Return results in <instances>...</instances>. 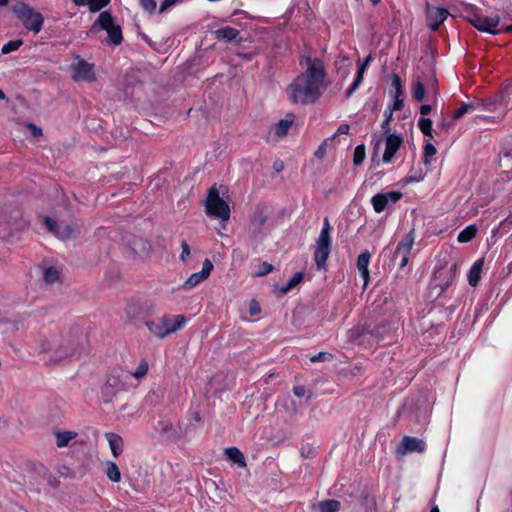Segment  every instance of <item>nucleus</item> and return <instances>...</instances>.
Instances as JSON below:
<instances>
[{
  "mask_svg": "<svg viewBox=\"0 0 512 512\" xmlns=\"http://www.w3.org/2000/svg\"><path fill=\"white\" fill-rule=\"evenodd\" d=\"M301 64L306 66L286 89L289 100L294 104L308 105L320 97V59L303 57Z\"/></svg>",
  "mask_w": 512,
  "mask_h": 512,
  "instance_id": "obj_1",
  "label": "nucleus"
},
{
  "mask_svg": "<svg viewBox=\"0 0 512 512\" xmlns=\"http://www.w3.org/2000/svg\"><path fill=\"white\" fill-rule=\"evenodd\" d=\"M29 220L17 206H7L0 210V238L10 240L28 229Z\"/></svg>",
  "mask_w": 512,
  "mask_h": 512,
  "instance_id": "obj_2",
  "label": "nucleus"
},
{
  "mask_svg": "<svg viewBox=\"0 0 512 512\" xmlns=\"http://www.w3.org/2000/svg\"><path fill=\"white\" fill-rule=\"evenodd\" d=\"M61 339L66 343L65 349H62L61 347L56 348L53 356L48 358L47 363L57 364L64 359L72 357L82 348L85 335L80 326L73 325L68 331L62 334Z\"/></svg>",
  "mask_w": 512,
  "mask_h": 512,
  "instance_id": "obj_3",
  "label": "nucleus"
},
{
  "mask_svg": "<svg viewBox=\"0 0 512 512\" xmlns=\"http://www.w3.org/2000/svg\"><path fill=\"white\" fill-rule=\"evenodd\" d=\"M465 19L478 31L498 35L502 33V28L497 29L500 23V16L487 17L481 14V11L475 5H469L465 9Z\"/></svg>",
  "mask_w": 512,
  "mask_h": 512,
  "instance_id": "obj_4",
  "label": "nucleus"
},
{
  "mask_svg": "<svg viewBox=\"0 0 512 512\" xmlns=\"http://www.w3.org/2000/svg\"><path fill=\"white\" fill-rule=\"evenodd\" d=\"M13 14L21 21L23 26L37 34L44 24L43 15L25 2H17L12 7Z\"/></svg>",
  "mask_w": 512,
  "mask_h": 512,
  "instance_id": "obj_5",
  "label": "nucleus"
},
{
  "mask_svg": "<svg viewBox=\"0 0 512 512\" xmlns=\"http://www.w3.org/2000/svg\"><path fill=\"white\" fill-rule=\"evenodd\" d=\"M97 29H103L107 31V43L113 44L115 46H118L122 43V29L120 25L114 23V19L109 11H103L99 14L90 31H95Z\"/></svg>",
  "mask_w": 512,
  "mask_h": 512,
  "instance_id": "obj_6",
  "label": "nucleus"
},
{
  "mask_svg": "<svg viewBox=\"0 0 512 512\" xmlns=\"http://www.w3.org/2000/svg\"><path fill=\"white\" fill-rule=\"evenodd\" d=\"M205 212L208 216L226 221L230 218L229 205L220 197L215 186L208 190L205 201Z\"/></svg>",
  "mask_w": 512,
  "mask_h": 512,
  "instance_id": "obj_7",
  "label": "nucleus"
},
{
  "mask_svg": "<svg viewBox=\"0 0 512 512\" xmlns=\"http://www.w3.org/2000/svg\"><path fill=\"white\" fill-rule=\"evenodd\" d=\"M416 239V232L411 228L401 240L398 242L396 249L393 253L392 261L399 260L398 266L400 269L406 267L409 263L410 254Z\"/></svg>",
  "mask_w": 512,
  "mask_h": 512,
  "instance_id": "obj_8",
  "label": "nucleus"
},
{
  "mask_svg": "<svg viewBox=\"0 0 512 512\" xmlns=\"http://www.w3.org/2000/svg\"><path fill=\"white\" fill-rule=\"evenodd\" d=\"M403 197L400 191L377 193L371 198V204L376 213H381L389 207V204L397 203Z\"/></svg>",
  "mask_w": 512,
  "mask_h": 512,
  "instance_id": "obj_9",
  "label": "nucleus"
},
{
  "mask_svg": "<svg viewBox=\"0 0 512 512\" xmlns=\"http://www.w3.org/2000/svg\"><path fill=\"white\" fill-rule=\"evenodd\" d=\"M78 62L75 65H72L73 75L72 78L74 81H87L94 82L96 81V76L93 70V64L86 62L84 59H80L77 57Z\"/></svg>",
  "mask_w": 512,
  "mask_h": 512,
  "instance_id": "obj_10",
  "label": "nucleus"
},
{
  "mask_svg": "<svg viewBox=\"0 0 512 512\" xmlns=\"http://www.w3.org/2000/svg\"><path fill=\"white\" fill-rule=\"evenodd\" d=\"M427 445L424 440L412 437V436H404L397 447V454L406 455L408 453H423L425 452Z\"/></svg>",
  "mask_w": 512,
  "mask_h": 512,
  "instance_id": "obj_11",
  "label": "nucleus"
},
{
  "mask_svg": "<svg viewBox=\"0 0 512 512\" xmlns=\"http://www.w3.org/2000/svg\"><path fill=\"white\" fill-rule=\"evenodd\" d=\"M178 320L179 322L172 326L171 329H164V326L162 325L161 322V317L158 319H147L145 321V326L148 328L150 333H152L153 335L160 339H163L166 336L175 333L181 329V322L183 319L179 318Z\"/></svg>",
  "mask_w": 512,
  "mask_h": 512,
  "instance_id": "obj_12",
  "label": "nucleus"
},
{
  "mask_svg": "<svg viewBox=\"0 0 512 512\" xmlns=\"http://www.w3.org/2000/svg\"><path fill=\"white\" fill-rule=\"evenodd\" d=\"M388 332L387 325H378L374 327H363L361 333L358 336V342L364 343L365 341L378 343L384 339V336Z\"/></svg>",
  "mask_w": 512,
  "mask_h": 512,
  "instance_id": "obj_13",
  "label": "nucleus"
},
{
  "mask_svg": "<svg viewBox=\"0 0 512 512\" xmlns=\"http://www.w3.org/2000/svg\"><path fill=\"white\" fill-rule=\"evenodd\" d=\"M402 144L403 138L401 135L387 134L385 138V151L382 158L383 162L390 163Z\"/></svg>",
  "mask_w": 512,
  "mask_h": 512,
  "instance_id": "obj_14",
  "label": "nucleus"
},
{
  "mask_svg": "<svg viewBox=\"0 0 512 512\" xmlns=\"http://www.w3.org/2000/svg\"><path fill=\"white\" fill-rule=\"evenodd\" d=\"M270 214L271 209L267 205L259 204L255 207L251 221L254 233L261 232L262 228L267 224Z\"/></svg>",
  "mask_w": 512,
  "mask_h": 512,
  "instance_id": "obj_15",
  "label": "nucleus"
},
{
  "mask_svg": "<svg viewBox=\"0 0 512 512\" xmlns=\"http://www.w3.org/2000/svg\"><path fill=\"white\" fill-rule=\"evenodd\" d=\"M449 12L441 7H428L427 19L428 26L432 31H437L441 24L447 19Z\"/></svg>",
  "mask_w": 512,
  "mask_h": 512,
  "instance_id": "obj_16",
  "label": "nucleus"
},
{
  "mask_svg": "<svg viewBox=\"0 0 512 512\" xmlns=\"http://www.w3.org/2000/svg\"><path fill=\"white\" fill-rule=\"evenodd\" d=\"M126 241L133 254L138 256L149 255L151 251V245L146 239L140 236L130 235L126 238Z\"/></svg>",
  "mask_w": 512,
  "mask_h": 512,
  "instance_id": "obj_17",
  "label": "nucleus"
},
{
  "mask_svg": "<svg viewBox=\"0 0 512 512\" xmlns=\"http://www.w3.org/2000/svg\"><path fill=\"white\" fill-rule=\"evenodd\" d=\"M213 263L209 259H205L203 262V267L200 272L193 273L190 277L184 282L183 287L185 289H190L201 283L205 279L209 277L213 270Z\"/></svg>",
  "mask_w": 512,
  "mask_h": 512,
  "instance_id": "obj_18",
  "label": "nucleus"
},
{
  "mask_svg": "<svg viewBox=\"0 0 512 512\" xmlns=\"http://www.w3.org/2000/svg\"><path fill=\"white\" fill-rule=\"evenodd\" d=\"M213 34L215 38L226 43H235L239 45L243 41L240 31L230 26L219 28L213 31Z\"/></svg>",
  "mask_w": 512,
  "mask_h": 512,
  "instance_id": "obj_19",
  "label": "nucleus"
},
{
  "mask_svg": "<svg viewBox=\"0 0 512 512\" xmlns=\"http://www.w3.org/2000/svg\"><path fill=\"white\" fill-rule=\"evenodd\" d=\"M330 224L327 218H324L322 226V269L325 267L326 260L331 251V238L329 235Z\"/></svg>",
  "mask_w": 512,
  "mask_h": 512,
  "instance_id": "obj_20",
  "label": "nucleus"
},
{
  "mask_svg": "<svg viewBox=\"0 0 512 512\" xmlns=\"http://www.w3.org/2000/svg\"><path fill=\"white\" fill-rule=\"evenodd\" d=\"M371 254L368 250L362 251L357 258V269L364 280V285L366 286L369 281V263H370Z\"/></svg>",
  "mask_w": 512,
  "mask_h": 512,
  "instance_id": "obj_21",
  "label": "nucleus"
},
{
  "mask_svg": "<svg viewBox=\"0 0 512 512\" xmlns=\"http://www.w3.org/2000/svg\"><path fill=\"white\" fill-rule=\"evenodd\" d=\"M484 265V258L476 260L468 271V283L472 287H476L481 278V272Z\"/></svg>",
  "mask_w": 512,
  "mask_h": 512,
  "instance_id": "obj_22",
  "label": "nucleus"
},
{
  "mask_svg": "<svg viewBox=\"0 0 512 512\" xmlns=\"http://www.w3.org/2000/svg\"><path fill=\"white\" fill-rule=\"evenodd\" d=\"M106 438L109 442L110 449L114 457H118L124 448V442L121 436L115 433H107Z\"/></svg>",
  "mask_w": 512,
  "mask_h": 512,
  "instance_id": "obj_23",
  "label": "nucleus"
},
{
  "mask_svg": "<svg viewBox=\"0 0 512 512\" xmlns=\"http://www.w3.org/2000/svg\"><path fill=\"white\" fill-rule=\"evenodd\" d=\"M295 116L292 113H288L285 119H281L275 125V134L278 137H284L288 134L289 128L292 126L294 122Z\"/></svg>",
  "mask_w": 512,
  "mask_h": 512,
  "instance_id": "obj_24",
  "label": "nucleus"
},
{
  "mask_svg": "<svg viewBox=\"0 0 512 512\" xmlns=\"http://www.w3.org/2000/svg\"><path fill=\"white\" fill-rule=\"evenodd\" d=\"M225 455L228 460L237 464L239 467L246 466L244 455L238 448H236V447L226 448Z\"/></svg>",
  "mask_w": 512,
  "mask_h": 512,
  "instance_id": "obj_25",
  "label": "nucleus"
},
{
  "mask_svg": "<svg viewBox=\"0 0 512 512\" xmlns=\"http://www.w3.org/2000/svg\"><path fill=\"white\" fill-rule=\"evenodd\" d=\"M477 227L474 224L466 226L463 230H461L457 236V240L460 243H468L470 242L477 234Z\"/></svg>",
  "mask_w": 512,
  "mask_h": 512,
  "instance_id": "obj_26",
  "label": "nucleus"
},
{
  "mask_svg": "<svg viewBox=\"0 0 512 512\" xmlns=\"http://www.w3.org/2000/svg\"><path fill=\"white\" fill-rule=\"evenodd\" d=\"M366 69L365 64H360L358 66L357 74L355 76V79L353 83L350 85V87L346 90V97L349 98L352 96L353 92L359 87L361 82L363 81V74Z\"/></svg>",
  "mask_w": 512,
  "mask_h": 512,
  "instance_id": "obj_27",
  "label": "nucleus"
},
{
  "mask_svg": "<svg viewBox=\"0 0 512 512\" xmlns=\"http://www.w3.org/2000/svg\"><path fill=\"white\" fill-rule=\"evenodd\" d=\"M56 444L58 447H65L69 442L76 438L77 433L73 431H59L55 433Z\"/></svg>",
  "mask_w": 512,
  "mask_h": 512,
  "instance_id": "obj_28",
  "label": "nucleus"
},
{
  "mask_svg": "<svg viewBox=\"0 0 512 512\" xmlns=\"http://www.w3.org/2000/svg\"><path fill=\"white\" fill-rule=\"evenodd\" d=\"M304 279V273L303 272H297L295 273L292 278L286 283V285L282 286L279 289L280 294L284 295L288 293L291 289L296 287L299 283H301Z\"/></svg>",
  "mask_w": 512,
  "mask_h": 512,
  "instance_id": "obj_29",
  "label": "nucleus"
},
{
  "mask_svg": "<svg viewBox=\"0 0 512 512\" xmlns=\"http://www.w3.org/2000/svg\"><path fill=\"white\" fill-rule=\"evenodd\" d=\"M179 318H182L181 322V329L184 327L186 323V318L184 315H169L165 314L161 317L162 325L164 326V329H171L172 326H174L177 322H179Z\"/></svg>",
  "mask_w": 512,
  "mask_h": 512,
  "instance_id": "obj_30",
  "label": "nucleus"
},
{
  "mask_svg": "<svg viewBox=\"0 0 512 512\" xmlns=\"http://www.w3.org/2000/svg\"><path fill=\"white\" fill-rule=\"evenodd\" d=\"M104 386L120 391L123 389L124 383L121 381L119 375L114 373H108L106 376V382Z\"/></svg>",
  "mask_w": 512,
  "mask_h": 512,
  "instance_id": "obj_31",
  "label": "nucleus"
},
{
  "mask_svg": "<svg viewBox=\"0 0 512 512\" xmlns=\"http://www.w3.org/2000/svg\"><path fill=\"white\" fill-rule=\"evenodd\" d=\"M106 466H107V468H106L107 477L112 482L118 483L121 480V473H120V470H119L118 466L116 465V463L108 461L106 463Z\"/></svg>",
  "mask_w": 512,
  "mask_h": 512,
  "instance_id": "obj_32",
  "label": "nucleus"
},
{
  "mask_svg": "<svg viewBox=\"0 0 512 512\" xmlns=\"http://www.w3.org/2000/svg\"><path fill=\"white\" fill-rule=\"evenodd\" d=\"M432 126L433 122L430 118L421 117L418 120V128L423 133L424 136L433 137L432 134Z\"/></svg>",
  "mask_w": 512,
  "mask_h": 512,
  "instance_id": "obj_33",
  "label": "nucleus"
},
{
  "mask_svg": "<svg viewBox=\"0 0 512 512\" xmlns=\"http://www.w3.org/2000/svg\"><path fill=\"white\" fill-rule=\"evenodd\" d=\"M412 96L417 102H422L425 98V85L421 80H417L412 87Z\"/></svg>",
  "mask_w": 512,
  "mask_h": 512,
  "instance_id": "obj_34",
  "label": "nucleus"
},
{
  "mask_svg": "<svg viewBox=\"0 0 512 512\" xmlns=\"http://www.w3.org/2000/svg\"><path fill=\"white\" fill-rule=\"evenodd\" d=\"M60 277V271L54 267L50 266L45 269L43 279L46 284H53L55 283Z\"/></svg>",
  "mask_w": 512,
  "mask_h": 512,
  "instance_id": "obj_35",
  "label": "nucleus"
},
{
  "mask_svg": "<svg viewBox=\"0 0 512 512\" xmlns=\"http://www.w3.org/2000/svg\"><path fill=\"white\" fill-rule=\"evenodd\" d=\"M437 153L436 147L430 143L426 142L423 148V163L425 166H429L431 163V158Z\"/></svg>",
  "mask_w": 512,
  "mask_h": 512,
  "instance_id": "obj_36",
  "label": "nucleus"
},
{
  "mask_svg": "<svg viewBox=\"0 0 512 512\" xmlns=\"http://www.w3.org/2000/svg\"><path fill=\"white\" fill-rule=\"evenodd\" d=\"M366 157V147L364 144H360L356 146L353 154V164L355 166H360L363 164Z\"/></svg>",
  "mask_w": 512,
  "mask_h": 512,
  "instance_id": "obj_37",
  "label": "nucleus"
},
{
  "mask_svg": "<svg viewBox=\"0 0 512 512\" xmlns=\"http://www.w3.org/2000/svg\"><path fill=\"white\" fill-rule=\"evenodd\" d=\"M391 87L394 89V96H403L402 80L398 74H392Z\"/></svg>",
  "mask_w": 512,
  "mask_h": 512,
  "instance_id": "obj_38",
  "label": "nucleus"
},
{
  "mask_svg": "<svg viewBox=\"0 0 512 512\" xmlns=\"http://www.w3.org/2000/svg\"><path fill=\"white\" fill-rule=\"evenodd\" d=\"M340 502L335 499L322 501V512H337L340 509Z\"/></svg>",
  "mask_w": 512,
  "mask_h": 512,
  "instance_id": "obj_39",
  "label": "nucleus"
},
{
  "mask_svg": "<svg viewBox=\"0 0 512 512\" xmlns=\"http://www.w3.org/2000/svg\"><path fill=\"white\" fill-rule=\"evenodd\" d=\"M475 110V106L472 103L463 104L461 105L453 114L452 119L454 121L459 120L461 117H463L466 113L472 112Z\"/></svg>",
  "mask_w": 512,
  "mask_h": 512,
  "instance_id": "obj_40",
  "label": "nucleus"
},
{
  "mask_svg": "<svg viewBox=\"0 0 512 512\" xmlns=\"http://www.w3.org/2000/svg\"><path fill=\"white\" fill-rule=\"evenodd\" d=\"M22 45H23L22 39L11 40L3 45L1 51L3 54H9V53L19 49Z\"/></svg>",
  "mask_w": 512,
  "mask_h": 512,
  "instance_id": "obj_41",
  "label": "nucleus"
},
{
  "mask_svg": "<svg viewBox=\"0 0 512 512\" xmlns=\"http://www.w3.org/2000/svg\"><path fill=\"white\" fill-rule=\"evenodd\" d=\"M293 393L296 397L298 398H301V397H304L306 396V400L305 402L308 404L310 403L312 397H313V394L309 391H307V389L305 388V386H302V385H299V386H294L293 388Z\"/></svg>",
  "mask_w": 512,
  "mask_h": 512,
  "instance_id": "obj_42",
  "label": "nucleus"
},
{
  "mask_svg": "<svg viewBox=\"0 0 512 512\" xmlns=\"http://www.w3.org/2000/svg\"><path fill=\"white\" fill-rule=\"evenodd\" d=\"M117 392H118L117 390L108 388L103 385L102 389H101V395H102L103 402L105 404L111 403L113 398L116 396Z\"/></svg>",
  "mask_w": 512,
  "mask_h": 512,
  "instance_id": "obj_43",
  "label": "nucleus"
},
{
  "mask_svg": "<svg viewBox=\"0 0 512 512\" xmlns=\"http://www.w3.org/2000/svg\"><path fill=\"white\" fill-rule=\"evenodd\" d=\"M142 9L148 14H153L157 8L156 0H139Z\"/></svg>",
  "mask_w": 512,
  "mask_h": 512,
  "instance_id": "obj_44",
  "label": "nucleus"
},
{
  "mask_svg": "<svg viewBox=\"0 0 512 512\" xmlns=\"http://www.w3.org/2000/svg\"><path fill=\"white\" fill-rule=\"evenodd\" d=\"M44 224L51 233L57 236V231H59L61 225L49 216L44 217Z\"/></svg>",
  "mask_w": 512,
  "mask_h": 512,
  "instance_id": "obj_45",
  "label": "nucleus"
},
{
  "mask_svg": "<svg viewBox=\"0 0 512 512\" xmlns=\"http://www.w3.org/2000/svg\"><path fill=\"white\" fill-rule=\"evenodd\" d=\"M111 0H93L90 3L89 10L92 13L100 11L102 8L106 7Z\"/></svg>",
  "mask_w": 512,
  "mask_h": 512,
  "instance_id": "obj_46",
  "label": "nucleus"
},
{
  "mask_svg": "<svg viewBox=\"0 0 512 512\" xmlns=\"http://www.w3.org/2000/svg\"><path fill=\"white\" fill-rule=\"evenodd\" d=\"M273 270L274 267L272 264H269L268 262H262L259 266V270L255 273V276L263 277L272 272Z\"/></svg>",
  "mask_w": 512,
  "mask_h": 512,
  "instance_id": "obj_47",
  "label": "nucleus"
},
{
  "mask_svg": "<svg viewBox=\"0 0 512 512\" xmlns=\"http://www.w3.org/2000/svg\"><path fill=\"white\" fill-rule=\"evenodd\" d=\"M73 233H74V230L71 226H69V225L62 226L61 225L59 231H57V237H59L61 239H67V238H70Z\"/></svg>",
  "mask_w": 512,
  "mask_h": 512,
  "instance_id": "obj_48",
  "label": "nucleus"
},
{
  "mask_svg": "<svg viewBox=\"0 0 512 512\" xmlns=\"http://www.w3.org/2000/svg\"><path fill=\"white\" fill-rule=\"evenodd\" d=\"M148 372V364L145 360H142L137 367L136 371L133 373V376L137 379L142 378Z\"/></svg>",
  "mask_w": 512,
  "mask_h": 512,
  "instance_id": "obj_49",
  "label": "nucleus"
},
{
  "mask_svg": "<svg viewBox=\"0 0 512 512\" xmlns=\"http://www.w3.org/2000/svg\"><path fill=\"white\" fill-rule=\"evenodd\" d=\"M55 346L54 344H52L50 341L48 340H43L41 341V344H40V353L41 354H44V353H48L50 352L51 353V356L49 358H51L54 354V350H55Z\"/></svg>",
  "mask_w": 512,
  "mask_h": 512,
  "instance_id": "obj_50",
  "label": "nucleus"
},
{
  "mask_svg": "<svg viewBox=\"0 0 512 512\" xmlns=\"http://www.w3.org/2000/svg\"><path fill=\"white\" fill-rule=\"evenodd\" d=\"M301 453L304 457L306 458H310V457H314L316 456L317 454V451H316V448H313L312 446H310L309 444L307 445H303L302 448H301Z\"/></svg>",
  "mask_w": 512,
  "mask_h": 512,
  "instance_id": "obj_51",
  "label": "nucleus"
},
{
  "mask_svg": "<svg viewBox=\"0 0 512 512\" xmlns=\"http://www.w3.org/2000/svg\"><path fill=\"white\" fill-rule=\"evenodd\" d=\"M179 2H180V0H163L160 4L158 13L159 14L164 13L167 9H169L170 7H172L173 5H175Z\"/></svg>",
  "mask_w": 512,
  "mask_h": 512,
  "instance_id": "obj_52",
  "label": "nucleus"
},
{
  "mask_svg": "<svg viewBox=\"0 0 512 512\" xmlns=\"http://www.w3.org/2000/svg\"><path fill=\"white\" fill-rule=\"evenodd\" d=\"M260 312L261 308L259 303L255 299H252L249 303V314L251 316H255L258 315Z\"/></svg>",
  "mask_w": 512,
  "mask_h": 512,
  "instance_id": "obj_53",
  "label": "nucleus"
},
{
  "mask_svg": "<svg viewBox=\"0 0 512 512\" xmlns=\"http://www.w3.org/2000/svg\"><path fill=\"white\" fill-rule=\"evenodd\" d=\"M181 248H182V253L180 255V259L183 262H186L187 258L190 256V247L185 240L182 241Z\"/></svg>",
  "mask_w": 512,
  "mask_h": 512,
  "instance_id": "obj_54",
  "label": "nucleus"
},
{
  "mask_svg": "<svg viewBox=\"0 0 512 512\" xmlns=\"http://www.w3.org/2000/svg\"><path fill=\"white\" fill-rule=\"evenodd\" d=\"M453 282H454V280L452 278L447 277L446 281H444L443 283H440L438 285V287L440 288L438 297H441L443 295V293L448 290V288L452 285Z\"/></svg>",
  "mask_w": 512,
  "mask_h": 512,
  "instance_id": "obj_55",
  "label": "nucleus"
},
{
  "mask_svg": "<svg viewBox=\"0 0 512 512\" xmlns=\"http://www.w3.org/2000/svg\"><path fill=\"white\" fill-rule=\"evenodd\" d=\"M395 100L391 108L392 111H400L404 107L403 96H394Z\"/></svg>",
  "mask_w": 512,
  "mask_h": 512,
  "instance_id": "obj_56",
  "label": "nucleus"
},
{
  "mask_svg": "<svg viewBox=\"0 0 512 512\" xmlns=\"http://www.w3.org/2000/svg\"><path fill=\"white\" fill-rule=\"evenodd\" d=\"M314 261L318 269H320V237L315 242Z\"/></svg>",
  "mask_w": 512,
  "mask_h": 512,
  "instance_id": "obj_57",
  "label": "nucleus"
},
{
  "mask_svg": "<svg viewBox=\"0 0 512 512\" xmlns=\"http://www.w3.org/2000/svg\"><path fill=\"white\" fill-rule=\"evenodd\" d=\"M27 128L30 130L33 137H39L42 135V129L33 123H29Z\"/></svg>",
  "mask_w": 512,
  "mask_h": 512,
  "instance_id": "obj_58",
  "label": "nucleus"
},
{
  "mask_svg": "<svg viewBox=\"0 0 512 512\" xmlns=\"http://www.w3.org/2000/svg\"><path fill=\"white\" fill-rule=\"evenodd\" d=\"M349 130L350 126L348 124H341L332 137H335L336 135L348 134Z\"/></svg>",
  "mask_w": 512,
  "mask_h": 512,
  "instance_id": "obj_59",
  "label": "nucleus"
},
{
  "mask_svg": "<svg viewBox=\"0 0 512 512\" xmlns=\"http://www.w3.org/2000/svg\"><path fill=\"white\" fill-rule=\"evenodd\" d=\"M431 111H432V106L429 104H423L420 106V114L422 116H426V115L430 114Z\"/></svg>",
  "mask_w": 512,
  "mask_h": 512,
  "instance_id": "obj_60",
  "label": "nucleus"
},
{
  "mask_svg": "<svg viewBox=\"0 0 512 512\" xmlns=\"http://www.w3.org/2000/svg\"><path fill=\"white\" fill-rule=\"evenodd\" d=\"M457 271H458V265L457 264L451 265L449 272H448V277L455 280Z\"/></svg>",
  "mask_w": 512,
  "mask_h": 512,
  "instance_id": "obj_61",
  "label": "nucleus"
},
{
  "mask_svg": "<svg viewBox=\"0 0 512 512\" xmlns=\"http://www.w3.org/2000/svg\"><path fill=\"white\" fill-rule=\"evenodd\" d=\"M273 169H274L277 173H280V172L284 169V163H283V161H281V160H276V161L273 163Z\"/></svg>",
  "mask_w": 512,
  "mask_h": 512,
  "instance_id": "obj_62",
  "label": "nucleus"
},
{
  "mask_svg": "<svg viewBox=\"0 0 512 512\" xmlns=\"http://www.w3.org/2000/svg\"><path fill=\"white\" fill-rule=\"evenodd\" d=\"M159 425H161V426H162L161 432H162L163 434H167L170 430H172V425H171V424H169V423H165V422H163V421H160V422H159Z\"/></svg>",
  "mask_w": 512,
  "mask_h": 512,
  "instance_id": "obj_63",
  "label": "nucleus"
},
{
  "mask_svg": "<svg viewBox=\"0 0 512 512\" xmlns=\"http://www.w3.org/2000/svg\"><path fill=\"white\" fill-rule=\"evenodd\" d=\"M501 225L502 226H509L511 227L512 226V213L507 216L502 222H501Z\"/></svg>",
  "mask_w": 512,
  "mask_h": 512,
  "instance_id": "obj_64",
  "label": "nucleus"
}]
</instances>
